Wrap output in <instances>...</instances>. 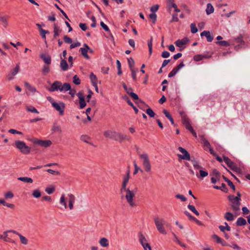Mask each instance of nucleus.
<instances>
[{
    "mask_svg": "<svg viewBox=\"0 0 250 250\" xmlns=\"http://www.w3.org/2000/svg\"><path fill=\"white\" fill-rule=\"evenodd\" d=\"M104 135L106 138L113 139L120 143L122 142L125 140L127 141L130 140V137L125 134L109 130L105 131L104 133Z\"/></svg>",
    "mask_w": 250,
    "mask_h": 250,
    "instance_id": "1",
    "label": "nucleus"
},
{
    "mask_svg": "<svg viewBox=\"0 0 250 250\" xmlns=\"http://www.w3.org/2000/svg\"><path fill=\"white\" fill-rule=\"evenodd\" d=\"M137 153L138 155L139 156L140 158L143 160V166L144 167L145 170L146 172H149L151 170V166L149 160L148 156L147 153H144L143 154H141L140 150L139 148L137 149Z\"/></svg>",
    "mask_w": 250,
    "mask_h": 250,
    "instance_id": "2",
    "label": "nucleus"
},
{
    "mask_svg": "<svg viewBox=\"0 0 250 250\" xmlns=\"http://www.w3.org/2000/svg\"><path fill=\"white\" fill-rule=\"evenodd\" d=\"M15 145L16 147L23 154H28L31 152V148L26 146L23 141H16Z\"/></svg>",
    "mask_w": 250,
    "mask_h": 250,
    "instance_id": "3",
    "label": "nucleus"
},
{
    "mask_svg": "<svg viewBox=\"0 0 250 250\" xmlns=\"http://www.w3.org/2000/svg\"><path fill=\"white\" fill-rule=\"evenodd\" d=\"M153 219L158 231L162 234H166L167 231L164 227L165 222L164 219H160L157 216H155Z\"/></svg>",
    "mask_w": 250,
    "mask_h": 250,
    "instance_id": "4",
    "label": "nucleus"
},
{
    "mask_svg": "<svg viewBox=\"0 0 250 250\" xmlns=\"http://www.w3.org/2000/svg\"><path fill=\"white\" fill-rule=\"evenodd\" d=\"M223 160L226 165L233 171L237 173H240L241 169L239 168L236 164L232 161L229 157L224 156Z\"/></svg>",
    "mask_w": 250,
    "mask_h": 250,
    "instance_id": "5",
    "label": "nucleus"
},
{
    "mask_svg": "<svg viewBox=\"0 0 250 250\" xmlns=\"http://www.w3.org/2000/svg\"><path fill=\"white\" fill-rule=\"evenodd\" d=\"M33 143L36 145H38L44 147H48L51 146L52 142L50 140H41L37 138H33L30 140Z\"/></svg>",
    "mask_w": 250,
    "mask_h": 250,
    "instance_id": "6",
    "label": "nucleus"
},
{
    "mask_svg": "<svg viewBox=\"0 0 250 250\" xmlns=\"http://www.w3.org/2000/svg\"><path fill=\"white\" fill-rule=\"evenodd\" d=\"M123 191H125L126 192L125 197L127 203L129 204V205L132 207L136 206V205L133 202V200L135 194L130 191V189L129 188H125V189H124Z\"/></svg>",
    "mask_w": 250,
    "mask_h": 250,
    "instance_id": "7",
    "label": "nucleus"
},
{
    "mask_svg": "<svg viewBox=\"0 0 250 250\" xmlns=\"http://www.w3.org/2000/svg\"><path fill=\"white\" fill-rule=\"evenodd\" d=\"M57 111H59L60 115L64 114V110L65 108V104L63 102L53 103L52 105Z\"/></svg>",
    "mask_w": 250,
    "mask_h": 250,
    "instance_id": "8",
    "label": "nucleus"
},
{
    "mask_svg": "<svg viewBox=\"0 0 250 250\" xmlns=\"http://www.w3.org/2000/svg\"><path fill=\"white\" fill-rule=\"evenodd\" d=\"M178 150L183 154V155L178 154L177 155L179 159L186 160L188 161L190 160V156L189 152L185 148L181 146L178 147Z\"/></svg>",
    "mask_w": 250,
    "mask_h": 250,
    "instance_id": "9",
    "label": "nucleus"
},
{
    "mask_svg": "<svg viewBox=\"0 0 250 250\" xmlns=\"http://www.w3.org/2000/svg\"><path fill=\"white\" fill-rule=\"evenodd\" d=\"M139 240L143 248L145 250H147V249L149 250H152L150 245L148 243H143V240H145V236L141 232H139L138 233Z\"/></svg>",
    "mask_w": 250,
    "mask_h": 250,
    "instance_id": "10",
    "label": "nucleus"
},
{
    "mask_svg": "<svg viewBox=\"0 0 250 250\" xmlns=\"http://www.w3.org/2000/svg\"><path fill=\"white\" fill-rule=\"evenodd\" d=\"M184 64L183 62L182 61L179 64L177 65L176 67H174L172 71L169 72L168 75V77L169 78H171L174 76L176 73L179 71V70L184 66Z\"/></svg>",
    "mask_w": 250,
    "mask_h": 250,
    "instance_id": "11",
    "label": "nucleus"
},
{
    "mask_svg": "<svg viewBox=\"0 0 250 250\" xmlns=\"http://www.w3.org/2000/svg\"><path fill=\"white\" fill-rule=\"evenodd\" d=\"M62 83L60 81H55L51 85L49 88H48V90L50 92H54L60 90V88L61 87Z\"/></svg>",
    "mask_w": 250,
    "mask_h": 250,
    "instance_id": "12",
    "label": "nucleus"
},
{
    "mask_svg": "<svg viewBox=\"0 0 250 250\" xmlns=\"http://www.w3.org/2000/svg\"><path fill=\"white\" fill-rule=\"evenodd\" d=\"M130 178V172L129 170H128L126 173V175L124 177L123 183L122 185V187L121 188V191L123 192L124 189H125L127 188L126 186L127 183H128L129 180Z\"/></svg>",
    "mask_w": 250,
    "mask_h": 250,
    "instance_id": "13",
    "label": "nucleus"
},
{
    "mask_svg": "<svg viewBox=\"0 0 250 250\" xmlns=\"http://www.w3.org/2000/svg\"><path fill=\"white\" fill-rule=\"evenodd\" d=\"M45 63L50 64L51 62V57L48 54H41L40 56Z\"/></svg>",
    "mask_w": 250,
    "mask_h": 250,
    "instance_id": "14",
    "label": "nucleus"
},
{
    "mask_svg": "<svg viewBox=\"0 0 250 250\" xmlns=\"http://www.w3.org/2000/svg\"><path fill=\"white\" fill-rule=\"evenodd\" d=\"M201 37L205 36L207 38V40L208 42H211L213 40V36L210 35L209 31L205 30L200 34Z\"/></svg>",
    "mask_w": 250,
    "mask_h": 250,
    "instance_id": "15",
    "label": "nucleus"
},
{
    "mask_svg": "<svg viewBox=\"0 0 250 250\" xmlns=\"http://www.w3.org/2000/svg\"><path fill=\"white\" fill-rule=\"evenodd\" d=\"M189 42L188 38H184L182 40H178L175 42L176 45L179 47H182L183 45L187 44Z\"/></svg>",
    "mask_w": 250,
    "mask_h": 250,
    "instance_id": "16",
    "label": "nucleus"
},
{
    "mask_svg": "<svg viewBox=\"0 0 250 250\" xmlns=\"http://www.w3.org/2000/svg\"><path fill=\"white\" fill-rule=\"evenodd\" d=\"M182 123L185 125L186 128L189 131H190L193 129V127L190 124L189 119L188 118L184 117L183 121H182Z\"/></svg>",
    "mask_w": 250,
    "mask_h": 250,
    "instance_id": "17",
    "label": "nucleus"
},
{
    "mask_svg": "<svg viewBox=\"0 0 250 250\" xmlns=\"http://www.w3.org/2000/svg\"><path fill=\"white\" fill-rule=\"evenodd\" d=\"M230 202L231 203V207L234 211H237L240 210V206L241 204L240 201L235 199V200Z\"/></svg>",
    "mask_w": 250,
    "mask_h": 250,
    "instance_id": "18",
    "label": "nucleus"
},
{
    "mask_svg": "<svg viewBox=\"0 0 250 250\" xmlns=\"http://www.w3.org/2000/svg\"><path fill=\"white\" fill-rule=\"evenodd\" d=\"M61 62H60V67L61 69L63 71H66L68 68V65L66 62V61L64 59H62V56H61Z\"/></svg>",
    "mask_w": 250,
    "mask_h": 250,
    "instance_id": "19",
    "label": "nucleus"
},
{
    "mask_svg": "<svg viewBox=\"0 0 250 250\" xmlns=\"http://www.w3.org/2000/svg\"><path fill=\"white\" fill-rule=\"evenodd\" d=\"M124 99L127 102V103L131 106L133 109H134L136 114H137L138 112V108L133 104L130 101L129 98L126 96L124 97Z\"/></svg>",
    "mask_w": 250,
    "mask_h": 250,
    "instance_id": "20",
    "label": "nucleus"
},
{
    "mask_svg": "<svg viewBox=\"0 0 250 250\" xmlns=\"http://www.w3.org/2000/svg\"><path fill=\"white\" fill-rule=\"evenodd\" d=\"M8 16H1L0 14V21L1 22L2 25L4 27H7L8 25L7 18Z\"/></svg>",
    "mask_w": 250,
    "mask_h": 250,
    "instance_id": "21",
    "label": "nucleus"
},
{
    "mask_svg": "<svg viewBox=\"0 0 250 250\" xmlns=\"http://www.w3.org/2000/svg\"><path fill=\"white\" fill-rule=\"evenodd\" d=\"M51 130L53 132H59L61 133L62 132V128L59 125H58L56 123H54L52 126Z\"/></svg>",
    "mask_w": 250,
    "mask_h": 250,
    "instance_id": "22",
    "label": "nucleus"
},
{
    "mask_svg": "<svg viewBox=\"0 0 250 250\" xmlns=\"http://www.w3.org/2000/svg\"><path fill=\"white\" fill-rule=\"evenodd\" d=\"M69 208L70 209H72L73 208V203H74L75 197L74 195L72 194H69Z\"/></svg>",
    "mask_w": 250,
    "mask_h": 250,
    "instance_id": "23",
    "label": "nucleus"
},
{
    "mask_svg": "<svg viewBox=\"0 0 250 250\" xmlns=\"http://www.w3.org/2000/svg\"><path fill=\"white\" fill-rule=\"evenodd\" d=\"M211 176L214 177L218 181H219L221 177L220 172L216 169H213L210 174Z\"/></svg>",
    "mask_w": 250,
    "mask_h": 250,
    "instance_id": "24",
    "label": "nucleus"
},
{
    "mask_svg": "<svg viewBox=\"0 0 250 250\" xmlns=\"http://www.w3.org/2000/svg\"><path fill=\"white\" fill-rule=\"evenodd\" d=\"M71 88V85L69 83H63V85L61 83V87L60 88V91H63L64 92L69 91L70 90V88Z\"/></svg>",
    "mask_w": 250,
    "mask_h": 250,
    "instance_id": "25",
    "label": "nucleus"
},
{
    "mask_svg": "<svg viewBox=\"0 0 250 250\" xmlns=\"http://www.w3.org/2000/svg\"><path fill=\"white\" fill-rule=\"evenodd\" d=\"M236 42L239 43L238 47H239L242 45L245 44V42L243 40V38L242 35H239L236 38H235Z\"/></svg>",
    "mask_w": 250,
    "mask_h": 250,
    "instance_id": "26",
    "label": "nucleus"
},
{
    "mask_svg": "<svg viewBox=\"0 0 250 250\" xmlns=\"http://www.w3.org/2000/svg\"><path fill=\"white\" fill-rule=\"evenodd\" d=\"M200 137L201 138V140L202 141L204 147H207L208 148H209V147H211L209 142L204 137L203 135H201L200 136Z\"/></svg>",
    "mask_w": 250,
    "mask_h": 250,
    "instance_id": "27",
    "label": "nucleus"
},
{
    "mask_svg": "<svg viewBox=\"0 0 250 250\" xmlns=\"http://www.w3.org/2000/svg\"><path fill=\"white\" fill-rule=\"evenodd\" d=\"M196 175L197 177L198 178H200V177L202 178H203L208 175V172L207 171H205L202 169H200L199 170V174L197 172L196 173Z\"/></svg>",
    "mask_w": 250,
    "mask_h": 250,
    "instance_id": "28",
    "label": "nucleus"
},
{
    "mask_svg": "<svg viewBox=\"0 0 250 250\" xmlns=\"http://www.w3.org/2000/svg\"><path fill=\"white\" fill-rule=\"evenodd\" d=\"M247 224L246 220L243 217H239L238 218L236 222V225L237 226H245Z\"/></svg>",
    "mask_w": 250,
    "mask_h": 250,
    "instance_id": "29",
    "label": "nucleus"
},
{
    "mask_svg": "<svg viewBox=\"0 0 250 250\" xmlns=\"http://www.w3.org/2000/svg\"><path fill=\"white\" fill-rule=\"evenodd\" d=\"M79 51L81 52L82 55L85 59H90L89 56L87 54L88 51H87V49L86 47H81Z\"/></svg>",
    "mask_w": 250,
    "mask_h": 250,
    "instance_id": "30",
    "label": "nucleus"
},
{
    "mask_svg": "<svg viewBox=\"0 0 250 250\" xmlns=\"http://www.w3.org/2000/svg\"><path fill=\"white\" fill-rule=\"evenodd\" d=\"M99 243L100 245L103 247H106L109 245L108 239L104 237L102 238L100 240Z\"/></svg>",
    "mask_w": 250,
    "mask_h": 250,
    "instance_id": "31",
    "label": "nucleus"
},
{
    "mask_svg": "<svg viewBox=\"0 0 250 250\" xmlns=\"http://www.w3.org/2000/svg\"><path fill=\"white\" fill-rule=\"evenodd\" d=\"M213 188L216 189H220L222 191L227 193L228 191V189L226 187V185L225 183H222L221 187H219L218 186H214Z\"/></svg>",
    "mask_w": 250,
    "mask_h": 250,
    "instance_id": "32",
    "label": "nucleus"
},
{
    "mask_svg": "<svg viewBox=\"0 0 250 250\" xmlns=\"http://www.w3.org/2000/svg\"><path fill=\"white\" fill-rule=\"evenodd\" d=\"M224 218L228 221H232L234 220L233 214L230 212H227L225 214Z\"/></svg>",
    "mask_w": 250,
    "mask_h": 250,
    "instance_id": "33",
    "label": "nucleus"
},
{
    "mask_svg": "<svg viewBox=\"0 0 250 250\" xmlns=\"http://www.w3.org/2000/svg\"><path fill=\"white\" fill-rule=\"evenodd\" d=\"M214 7L212 4L210 3L207 4V8L206 10V13L207 15H209L214 12Z\"/></svg>",
    "mask_w": 250,
    "mask_h": 250,
    "instance_id": "34",
    "label": "nucleus"
},
{
    "mask_svg": "<svg viewBox=\"0 0 250 250\" xmlns=\"http://www.w3.org/2000/svg\"><path fill=\"white\" fill-rule=\"evenodd\" d=\"M18 180L28 183H33V180L31 178L27 177H20L18 178Z\"/></svg>",
    "mask_w": 250,
    "mask_h": 250,
    "instance_id": "35",
    "label": "nucleus"
},
{
    "mask_svg": "<svg viewBox=\"0 0 250 250\" xmlns=\"http://www.w3.org/2000/svg\"><path fill=\"white\" fill-rule=\"evenodd\" d=\"M62 31L61 29H59V27H57L55 24L54 27V38H56L57 37L59 36V32Z\"/></svg>",
    "mask_w": 250,
    "mask_h": 250,
    "instance_id": "36",
    "label": "nucleus"
},
{
    "mask_svg": "<svg viewBox=\"0 0 250 250\" xmlns=\"http://www.w3.org/2000/svg\"><path fill=\"white\" fill-rule=\"evenodd\" d=\"M215 43L221 46L226 47L229 46L230 45L229 43L226 41H216L215 42Z\"/></svg>",
    "mask_w": 250,
    "mask_h": 250,
    "instance_id": "37",
    "label": "nucleus"
},
{
    "mask_svg": "<svg viewBox=\"0 0 250 250\" xmlns=\"http://www.w3.org/2000/svg\"><path fill=\"white\" fill-rule=\"evenodd\" d=\"M129 95L132 97V98L133 100H139V102L140 103L143 104H145L144 102H143L142 100L139 99V97H138V95L136 94V93H135L134 92L130 93Z\"/></svg>",
    "mask_w": 250,
    "mask_h": 250,
    "instance_id": "38",
    "label": "nucleus"
},
{
    "mask_svg": "<svg viewBox=\"0 0 250 250\" xmlns=\"http://www.w3.org/2000/svg\"><path fill=\"white\" fill-rule=\"evenodd\" d=\"M89 78L92 84L94 83H97L98 82V79L96 76L92 72L90 74Z\"/></svg>",
    "mask_w": 250,
    "mask_h": 250,
    "instance_id": "39",
    "label": "nucleus"
},
{
    "mask_svg": "<svg viewBox=\"0 0 250 250\" xmlns=\"http://www.w3.org/2000/svg\"><path fill=\"white\" fill-rule=\"evenodd\" d=\"M146 112L150 118H153L155 115V113L151 108H147Z\"/></svg>",
    "mask_w": 250,
    "mask_h": 250,
    "instance_id": "40",
    "label": "nucleus"
},
{
    "mask_svg": "<svg viewBox=\"0 0 250 250\" xmlns=\"http://www.w3.org/2000/svg\"><path fill=\"white\" fill-rule=\"evenodd\" d=\"M188 208L192 212H193L195 215H199V212L196 209L195 207L193 205H188Z\"/></svg>",
    "mask_w": 250,
    "mask_h": 250,
    "instance_id": "41",
    "label": "nucleus"
},
{
    "mask_svg": "<svg viewBox=\"0 0 250 250\" xmlns=\"http://www.w3.org/2000/svg\"><path fill=\"white\" fill-rule=\"evenodd\" d=\"M122 85L123 88H124L125 92L130 95V93H132V88L131 87H128L125 84V83H123Z\"/></svg>",
    "mask_w": 250,
    "mask_h": 250,
    "instance_id": "42",
    "label": "nucleus"
},
{
    "mask_svg": "<svg viewBox=\"0 0 250 250\" xmlns=\"http://www.w3.org/2000/svg\"><path fill=\"white\" fill-rule=\"evenodd\" d=\"M26 110H27V111L32 112V113H37V114L39 113V112L37 110V109L33 106H30L29 107L27 106L26 107Z\"/></svg>",
    "mask_w": 250,
    "mask_h": 250,
    "instance_id": "43",
    "label": "nucleus"
},
{
    "mask_svg": "<svg viewBox=\"0 0 250 250\" xmlns=\"http://www.w3.org/2000/svg\"><path fill=\"white\" fill-rule=\"evenodd\" d=\"M32 195L35 198H38L41 196V191L38 189H35L33 191Z\"/></svg>",
    "mask_w": 250,
    "mask_h": 250,
    "instance_id": "44",
    "label": "nucleus"
},
{
    "mask_svg": "<svg viewBox=\"0 0 250 250\" xmlns=\"http://www.w3.org/2000/svg\"><path fill=\"white\" fill-rule=\"evenodd\" d=\"M20 241L21 244L23 245H27L28 243V240L21 234H20L19 236Z\"/></svg>",
    "mask_w": 250,
    "mask_h": 250,
    "instance_id": "45",
    "label": "nucleus"
},
{
    "mask_svg": "<svg viewBox=\"0 0 250 250\" xmlns=\"http://www.w3.org/2000/svg\"><path fill=\"white\" fill-rule=\"evenodd\" d=\"M212 238L216 241V242L218 244L222 243V239L219 237L216 234H213L212 236Z\"/></svg>",
    "mask_w": 250,
    "mask_h": 250,
    "instance_id": "46",
    "label": "nucleus"
},
{
    "mask_svg": "<svg viewBox=\"0 0 250 250\" xmlns=\"http://www.w3.org/2000/svg\"><path fill=\"white\" fill-rule=\"evenodd\" d=\"M73 82L76 85H79L81 83V80L77 75L73 76Z\"/></svg>",
    "mask_w": 250,
    "mask_h": 250,
    "instance_id": "47",
    "label": "nucleus"
},
{
    "mask_svg": "<svg viewBox=\"0 0 250 250\" xmlns=\"http://www.w3.org/2000/svg\"><path fill=\"white\" fill-rule=\"evenodd\" d=\"M60 203L64 206V208H67V204L65 199L64 194H62L60 198Z\"/></svg>",
    "mask_w": 250,
    "mask_h": 250,
    "instance_id": "48",
    "label": "nucleus"
},
{
    "mask_svg": "<svg viewBox=\"0 0 250 250\" xmlns=\"http://www.w3.org/2000/svg\"><path fill=\"white\" fill-rule=\"evenodd\" d=\"M128 63L130 69H133V67L135 64V62L132 58L128 59Z\"/></svg>",
    "mask_w": 250,
    "mask_h": 250,
    "instance_id": "49",
    "label": "nucleus"
},
{
    "mask_svg": "<svg viewBox=\"0 0 250 250\" xmlns=\"http://www.w3.org/2000/svg\"><path fill=\"white\" fill-rule=\"evenodd\" d=\"M191 32L193 34H195L197 32L198 29L196 26V24L194 23H192L190 24Z\"/></svg>",
    "mask_w": 250,
    "mask_h": 250,
    "instance_id": "50",
    "label": "nucleus"
},
{
    "mask_svg": "<svg viewBox=\"0 0 250 250\" xmlns=\"http://www.w3.org/2000/svg\"><path fill=\"white\" fill-rule=\"evenodd\" d=\"M147 45L149 49V53L150 54L152 53V38L151 37L150 40H149L147 42Z\"/></svg>",
    "mask_w": 250,
    "mask_h": 250,
    "instance_id": "51",
    "label": "nucleus"
},
{
    "mask_svg": "<svg viewBox=\"0 0 250 250\" xmlns=\"http://www.w3.org/2000/svg\"><path fill=\"white\" fill-rule=\"evenodd\" d=\"M149 18L152 20L153 23H155L157 20V15L155 13H151L149 15Z\"/></svg>",
    "mask_w": 250,
    "mask_h": 250,
    "instance_id": "52",
    "label": "nucleus"
},
{
    "mask_svg": "<svg viewBox=\"0 0 250 250\" xmlns=\"http://www.w3.org/2000/svg\"><path fill=\"white\" fill-rule=\"evenodd\" d=\"M20 69L19 65L17 64L16 67L11 71V75H16Z\"/></svg>",
    "mask_w": 250,
    "mask_h": 250,
    "instance_id": "53",
    "label": "nucleus"
},
{
    "mask_svg": "<svg viewBox=\"0 0 250 250\" xmlns=\"http://www.w3.org/2000/svg\"><path fill=\"white\" fill-rule=\"evenodd\" d=\"M80 108H83L86 105L84 98L79 100Z\"/></svg>",
    "mask_w": 250,
    "mask_h": 250,
    "instance_id": "54",
    "label": "nucleus"
},
{
    "mask_svg": "<svg viewBox=\"0 0 250 250\" xmlns=\"http://www.w3.org/2000/svg\"><path fill=\"white\" fill-rule=\"evenodd\" d=\"M159 8V5L158 4H155L153 5L150 7V11L152 13H155L157 12Z\"/></svg>",
    "mask_w": 250,
    "mask_h": 250,
    "instance_id": "55",
    "label": "nucleus"
},
{
    "mask_svg": "<svg viewBox=\"0 0 250 250\" xmlns=\"http://www.w3.org/2000/svg\"><path fill=\"white\" fill-rule=\"evenodd\" d=\"M49 72V67L48 65H44L42 68V73L44 75H46Z\"/></svg>",
    "mask_w": 250,
    "mask_h": 250,
    "instance_id": "56",
    "label": "nucleus"
},
{
    "mask_svg": "<svg viewBox=\"0 0 250 250\" xmlns=\"http://www.w3.org/2000/svg\"><path fill=\"white\" fill-rule=\"evenodd\" d=\"M14 197V194L11 191H8L4 194L5 199H11Z\"/></svg>",
    "mask_w": 250,
    "mask_h": 250,
    "instance_id": "57",
    "label": "nucleus"
},
{
    "mask_svg": "<svg viewBox=\"0 0 250 250\" xmlns=\"http://www.w3.org/2000/svg\"><path fill=\"white\" fill-rule=\"evenodd\" d=\"M204 56L202 55H196L193 57L194 60L196 62L200 61L204 58Z\"/></svg>",
    "mask_w": 250,
    "mask_h": 250,
    "instance_id": "58",
    "label": "nucleus"
},
{
    "mask_svg": "<svg viewBox=\"0 0 250 250\" xmlns=\"http://www.w3.org/2000/svg\"><path fill=\"white\" fill-rule=\"evenodd\" d=\"M64 42L66 43H71L72 42V40L67 35H65L63 37Z\"/></svg>",
    "mask_w": 250,
    "mask_h": 250,
    "instance_id": "59",
    "label": "nucleus"
},
{
    "mask_svg": "<svg viewBox=\"0 0 250 250\" xmlns=\"http://www.w3.org/2000/svg\"><path fill=\"white\" fill-rule=\"evenodd\" d=\"M100 25L105 31L110 32L109 28L103 21L100 22Z\"/></svg>",
    "mask_w": 250,
    "mask_h": 250,
    "instance_id": "60",
    "label": "nucleus"
},
{
    "mask_svg": "<svg viewBox=\"0 0 250 250\" xmlns=\"http://www.w3.org/2000/svg\"><path fill=\"white\" fill-rule=\"evenodd\" d=\"M81 45V43L79 42H74L73 43H71V44L70 45L69 48L70 49L74 48L75 47L80 46Z\"/></svg>",
    "mask_w": 250,
    "mask_h": 250,
    "instance_id": "61",
    "label": "nucleus"
},
{
    "mask_svg": "<svg viewBox=\"0 0 250 250\" xmlns=\"http://www.w3.org/2000/svg\"><path fill=\"white\" fill-rule=\"evenodd\" d=\"M175 197L181 200L183 202H185L187 201V198L183 195L182 194H177L175 195Z\"/></svg>",
    "mask_w": 250,
    "mask_h": 250,
    "instance_id": "62",
    "label": "nucleus"
},
{
    "mask_svg": "<svg viewBox=\"0 0 250 250\" xmlns=\"http://www.w3.org/2000/svg\"><path fill=\"white\" fill-rule=\"evenodd\" d=\"M46 171L51 174H53V175H60V173L59 171H55V170H52L51 169H48L46 170Z\"/></svg>",
    "mask_w": 250,
    "mask_h": 250,
    "instance_id": "63",
    "label": "nucleus"
},
{
    "mask_svg": "<svg viewBox=\"0 0 250 250\" xmlns=\"http://www.w3.org/2000/svg\"><path fill=\"white\" fill-rule=\"evenodd\" d=\"M55 190V188L54 187L51 188H46L45 189V191L48 194H51L53 193V192Z\"/></svg>",
    "mask_w": 250,
    "mask_h": 250,
    "instance_id": "64",
    "label": "nucleus"
}]
</instances>
